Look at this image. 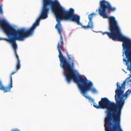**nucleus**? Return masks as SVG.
I'll return each instance as SVG.
<instances>
[{
	"label": "nucleus",
	"mask_w": 131,
	"mask_h": 131,
	"mask_svg": "<svg viewBox=\"0 0 131 131\" xmlns=\"http://www.w3.org/2000/svg\"><path fill=\"white\" fill-rule=\"evenodd\" d=\"M43 6L40 17L37 19L36 21L29 29L23 28L16 30L6 20H3L0 21V26L8 37V39L6 38L5 40L12 44L14 49V54L17 60L16 65H20V63L19 57L17 53V46L16 40L23 41L27 37L32 35L36 26L39 25L40 19H45L48 17L49 9L47 6L50 5L51 6V9L55 16L57 22L55 28L60 35V41L58 42L57 45V48L59 53L58 57L60 61V65H74V58L73 56L69 54L68 52H67V59L63 56L61 51H64V48L62 37L61 34L63 29L61 25L60 21L61 20H67L69 10H66L57 1L43 0Z\"/></svg>",
	"instance_id": "f257e3e1"
},
{
	"label": "nucleus",
	"mask_w": 131,
	"mask_h": 131,
	"mask_svg": "<svg viewBox=\"0 0 131 131\" xmlns=\"http://www.w3.org/2000/svg\"><path fill=\"white\" fill-rule=\"evenodd\" d=\"M131 80L126 78L121 84L119 85L118 82L117 83V88L115 91V97L116 103L111 102L106 97L102 98L99 102L100 108H106L105 112L106 114L104 122L105 127L116 125H120L121 110L124 103L125 99L127 98L124 91L125 89L126 83L131 85L130 82Z\"/></svg>",
	"instance_id": "f03ea898"
},
{
	"label": "nucleus",
	"mask_w": 131,
	"mask_h": 131,
	"mask_svg": "<svg viewBox=\"0 0 131 131\" xmlns=\"http://www.w3.org/2000/svg\"><path fill=\"white\" fill-rule=\"evenodd\" d=\"M100 5L99 9L100 14L103 18H108L109 21V29L110 32H103V35L106 34L110 39L113 41L117 40L123 42L122 46L125 50V53L127 60L123 58V61L126 66H131V41L123 36L121 34L120 28L118 22L115 20V18L113 16L108 17L106 10L108 11L114 12L116 10L115 7H112L110 3L105 0L100 1ZM123 56L124 57V53Z\"/></svg>",
	"instance_id": "7ed1b4c3"
},
{
	"label": "nucleus",
	"mask_w": 131,
	"mask_h": 131,
	"mask_svg": "<svg viewBox=\"0 0 131 131\" xmlns=\"http://www.w3.org/2000/svg\"><path fill=\"white\" fill-rule=\"evenodd\" d=\"M63 68L64 70V74L66 77L67 81L70 83L72 80L78 84V88L81 93L85 97H88L86 95L87 92L89 90L92 92L95 93L97 91L93 88V84L92 82L89 81L86 78H83L77 71L74 69L73 66H61Z\"/></svg>",
	"instance_id": "20e7f679"
},
{
	"label": "nucleus",
	"mask_w": 131,
	"mask_h": 131,
	"mask_svg": "<svg viewBox=\"0 0 131 131\" xmlns=\"http://www.w3.org/2000/svg\"><path fill=\"white\" fill-rule=\"evenodd\" d=\"M80 17L74 14V10L72 8L69 10V12L68 17L67 20L75 21L79 25L81 26L83 28L86 29L88 28H93V25L92 21H89L87 26H83L80 23Z\"/></svg>",
	"instance_id": "39448f33"
},
{
	"label": "nucleus",
	"mask_w": 131,
	"mask_h": 131,
	"mask_svg": "<svg viewBox=\"0 0 131 131\" xmlns=\"http://www.w3.org/2000/svg\"><path fill=\"white\" fill-rule=\"evenodd\" d=\"M17 68L16 70L14 71L13 72L10 74V80L9 84L7 86H5V87L7 90V92H9L10 91L11 88H12V75L13 74L16 73L18 70L20 68V66H17Z\"/></svg>",
	"instance_id": "423d86ee"
},
{
	"label": "nucleus",
	"mask_w": 131,
	"mask_h": 131,
	"mask_svg": "<svg viewBox=\"0 0 131 131\" xmlns=\"http://www.w3.org/2000/svg\"><path fill=\"white\" fill-rule=\"evenodd\" d=\"M127 69L128 70L130 71V73H131V66H127ZM130 76L129 77L127 78H128V79L129 80H131V74H129ZM130 83L131 84V81L129 83ZM127 84L126 85H130L131 86V85H130L129 84H128L127 83H125V84ZM130 92H131V89L130 90V89H128L126 92L125 93V94L126 95V97L127 98L128 96V94L130 93Z\"/></svg>",
	"instance_id": "0eeeda50"
},
{
	"label": "nucleus",
	"mask_w": 131,
	"mask_h": 131,
	"mask_svg": "<svg viewBox=\"0 0 131 131\" xmlns=\"http://www.w3.org/2000/svg\"><path fill=\"white\" fill-rule=\"evenodd\" d=\"M119 126V125H116L113 126L106 127L105 128L106 131H115L117 128Z\"/></svg>",
	"instance_id": "6e6552de"
},
{
	"label": "nucleus",
	"mask_w": 131,
	"mask_h": 131,
	"mask_svg": "<svg viewBox=\"0 0 131 131\" xmlns=\"http://www.w3.org/2000/svg\"><path fill=\"white\" fill-rule=\"evenodd\" d=\"M0 90H3L4 93L7 92V90L5 87V86L2 85V83L1 81L0 80Z\"/></svg>",
	"instance_id": "1a4fd4ad"
},
{
	"label": "nucleus",
	"mask_w": 131,
	"mask_h": 131,
	"mask_svg": "<svg viewBox=\"0 0 131 131\" xmlns=\"http://www.w3.org/2000/svg\"><path fill=\"white\" fill-rule=\"evenodd\" d=\"M96 14L94 13H92L89 15L88 18L89 21H92V19L93 17Z\"/></svg>",
	"instance_id": "9d476101"
},
{
	"label": "nucleus",
	"mask_w": 131,
	"mask_h": 131,
	"mask_svg": "<svg viewBox=\"0 0 131 131\" xmlns=\"http://www.w3.org/2000/svg\"><path fill=\"white\" fill-rule=\"evenodd\" d=\"M93 105L94 107H95L97 109L100 108V105H99H99H98L97 104H96L95 103H93Z\"/></svg>",
	"instance_id": "9b49d317"
},
{
	"label": "nucleus",
	"mask_w": 131,
	"mask_h": 131,
	"mask_svg": "<svg viewBox=\"0 0 131 131\" xmlns=\"http://www.w3.org/2000/svg\"><path fill=\"white\" fill-rule=\"evenodd\" d=\"M12 131H20L17 129H13Z\"/></svg>",
	"instance_id": "f8f14e48"
},
{
	"label": "nucleus",
	"mask_w": 131,
	"mask_h": 131,
	"mask_svg": "<svg viewBox=\"0 0 131 131\" xmlns=\"http://www.w3.org/2000/svg\"><path fill=\"white\" fill-rule=\"evenodd\" d=\"M119 131H122L121 130H120Z\"/></svg>",
	"instance_id": "ddd939ff"
}]
</instances>
